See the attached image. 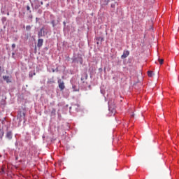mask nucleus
I'll return each instance as SVG.
<instances>
[{"mask_svg": "<svg viewBox=\"0 0 179 179\" xmlns=\"http://www.w3.org/2000/svg\"><path fill=\"white\" fill-rule=\"evenodd\" d=\"M26 117V111L24 110H20L17 113V119L19 120L20 122H22V121H24L25 122L26 120H24V118Z\"/></svg>", "mask_w": 179, "mask_h": 179, "instance_id": "obj_1", "label": "nucleus"}, {"mask_svg": "<svg viewBox=\"0 0 179 179\" xmlns=\"http://www.w3.org/2000/svg\"><path fill=\"white\" fill-rule=\"evenodd\" d=\"M45 36V31H44V27H42L38 31V38H41V37H44Z\"/></svg>", "mask_w": 179, "mask_h": 179, "instance_id": "obj_2", "label": "nucleus"}, {"mask_svg": "<svg viewBox=\"0 0 179 179\" xmlns=\"http://www.w3.org/2000/svg\"><path fill=\"white\" fill-rule=\"evenodd\" d=\"M57 83H59V88L60 90H64V89H65V84L64 83V81L59 80Z\"/></svg>", "mask_w": 179, "mask_h": 179, "instance_id": "obj_3", "label": "nucleus"}, {"mask_svg": "<svg viewBox=\"0 0 179 179\" xmlns=\"http://www.w3.org/2000/svg\"><path fill=\"white\" fill-rule=\"evenodd\" d=\"M128 55H129V51H128V50H124V51L123 52V55L121 56V58H122V59H124L127 58V57H128Z\"/></svg>", "mask_w": 179, "mask_h": 179, "instance_id": "obj_4", "label": "nucleus"}, {"mask_svg": "<svg viewBox=\"0 0 179 179\" xmlns=\"http://www.w3.org/2000/svg\"><path fill=\"white\" fill-rule=\"evenodd\" d=\"M43 43H44V40L39 38L38 40L37 47H38V48L43 47Z\"/></svg>", "mask_w": 179, "mask_h": 179, "instance_id": "obj_5", "label": "nucleus"}, {"mask_svg": "<svg viewBox=\"0 0 179 179\" xmlns=\"http://www.w3.org/2000/svg\"><path fill=\"white\" fill-rule=\"evenodd\" d=\"M3 80H6V82L7 83H10V82H12V81L10 80V78H9V76H3Z\"/></svg>", "mask_w": 179, "mask_h": 179, "instance_id": "obj_6", "label": "nucleus"}, {"mask_svg": "<svg viewBox=\"0 0 179 179\" xmlns=\"http://www.w3.org/2000/svg\"><path fill=\"white\" fill-rule=\"evenodd\" d=\"M6 138H7V139H12V131H8L6 135Z\"/></svg>", "mask_w": 179, "mask_h": 179, "instance_id": "obj_7", "label": "nucleus"}, {"mask_svg": "<svg viewBox=\"0 0 179 179\" xmlns=\"http://www.w3.org/2000/svg\"><path fill=\"white\" fill-rule=\"evenodd\" d=\"M58 23H59V21H57V23H55V20H52V22H51V24H52V27H56L57 24H58Z\"/></svg>", "mask_w": 179, "mask_h": 179, "instance_id": "obj_8", "label": "nucleus"}, {"mask_svg": "<svg viewBox=\"0 0 179 179\" xmlns=\"http://www.w3.org/2000/svg\"><path fill=\"white\" fill-rule=\"evenodd\" d=\"M3 129H0V139H2V138L3 137Z\"/></svg>", "mask_w": 179, "mask_h": 179, "instance_id": "obj_9", "label": "nucleus"}, {"mask_svg": "<svg viewBox=\"0 0 179 179\" xmlns=\"http://www.w3.org/2000/svg\"><path fill=\"white\" fill-rule=\"evenodd\" d=\"M148 76H149V78H152V76H153V71H148Z\"/></svg>", "mask_w": 179, "mask_h": 179, "instance_id": "obj_10", "label": "nucleus"}, {"mask_svg": "<svg viewBox=\"0 0 179 179\" xmlns=\"http://www.w3.org/2000/svg\"><path fill=\"white\" fill-rule=\"evenodd\" d=\"M158 62H159L160 65H163V64L164 62V59H158Z\"/></svg>", "mask_w": 179, "mask_h": 179, "instance_id": "obj_11", "label": "nucleus"}, {"mask_svg": "<svg viewBox=\"0 0 179 179\" xmlns=\"http://www.w3.org/2000/svg\"><path fill=\"white\" fill-rule=\"evenodd\" d=\"M26 30H27V31L31 30V26L27 25V26L26 27Z\"/></svg>", "mask_w": 179, "mask_h": 179, "instance_id": "obj_12", "label": "nucleus"}, {"mask_svg": "<svg viewBox=\"0 0 179 179\" xmlns=\"http://www.w3.org/2000/svg\"><path fill=\"white\" fill-rule=\"evenodd\" d=\"M73 92H79V89H76V85H73Z\"/></svg>", "mask_w": 179, "mask_h": 179, "instance_id": "obj_13", "label": "nucleus"}, {"mask_svg": "<svg viewBox=\"0 0 179 179\" xmlns=\"http://www.w3.org/2000/svg\"><path fill=\"white\" fill-rule=\"evenodd\" d=\"M27 10H29V13H31V10H30V6H27Z\"/></svg>", "mask_w": 179, "mask_h": 179, "instance_id": "obj_14", "label": "nucleus"}, {"mask_svg": "<svg viewBox=\"0 0 179 179\" xmlns=\"http://www.w3.org/2000/svg\"><path fill=\"white\" fill-rule=\"evenodd\" d=\"M110 1H114V0H105V2H106V5H108V3L110 2Z\"/></svg>", "mask_w": 179, "mask_h": 179, "instance_id": "obj_15", "label": "nucleus"}, {"mask_svg": "<svg viewBox=\"0 0 179 179\" xmlns=\"http://www.w3.org/2000/svg\"><path fill=\"white\" fill-rule=\"evenodd\" d=\"M96 40H98V41H103V38H101V37H99V38H96Z\"/></svg>", "mask_w": 179, "mask_h": 179, "instance_id": "obj_16", "label": "nucleus"}, {"mask_svg": "<svg viewBox=\"0 0 179 179\" xmlns=\"http://www.w3.org/2000/svg\"><path fill=\"white\" fill-rule=\"evenodd\" d=\"M55 113H56V110H55V109H52V114H55Z\"/></svg>", "mask_w": 179, "mask_h": 179, "instance_id": "obj_17", "label": "nucleus"}, {"mask_svg": "<svg viewBox=\"0 0 179 179\" xmlns=\"http://www.w3.org/2000/svg\"><path fill=\"white\" fill-rule=\"evenodd\" d=\"M16 48V44L13 43V44L12 45V48Z\"/></svg>", "mask_w": 179, "mask_h": 179, "instance_id": "obj_18", "label": "nucleus"}, {"mask_svg": "<svg viewBox=\"0 0 179 179\" xmlns=\"http://www.w3.org/2000/svg\"><path fill=\"white\" fill-rule=\"evenodd\" d=\"M1 173H5V170L3 169V168H1Z\"/></svg>", "mask_w": 179, "mask_h": 179, "instance_id": "obj_19", "label": "nucleus"}, {"mask_svg": "<svg viewBox=\"0 0 179 179\" xmlns=\"http://www.w3.org/2000/svg\"><path fill=\"white\" fill-rule=\"evenodd\" d=\"M29 76H30L31 78H33L34 76H33V74H32L31 73H29Z\"/></svg>", "mask_w": 179, "mask_h": 179, "instance_id": "obj_20", "label": "nucleus"}, {"mask_svg": "<svg viewBox=\"0 0 179 179\" xmlns=\"http://www.w3.org/2000/svg\"><path fill=\"white\" fill-rule=\"evenodd\" d=\"M111 8H115V5L111 4Z\"/></svg>", "mask_w": 179, "mask_h": 179, "instance_id": "obj_21", "label": "nucleus"}, {"mask_svg": "<svg viewBox=\"0 0 179 179\" xmlns=\"http://www.w3.org/2000/svg\"><path fill=\"white\" fill-rule=\"evenodd\" d=\"M64 25L66 26V22H64Z\"/></svg>", "mask_w": 179, "mask_h": 179, "instance_id": "obj_22", "label": "nucleus"}, {"mask_svg": "<svg viewBox=\"0 0 179 179\" xmlns=\"http://www.w3.org/2000/svg\"><path fill=\"white\" fill-rule=\"evenodd\" d=\"M85 79H87V74H86L85 76Z\"/></svg>", "mask_w": 179, "mask_h": 179, "instance_id": "obj_23", "label": "nucleus"}, {"mask_svg": "<svg viewBox=\"0 0 179 179\" xmlns=\"http://www.w3.org/2000/svg\"><path fill=\"white\" fill-rule=\"evenodd\" d=\"M85 80V78H83V77H82L81 78V80Z\"/></svg>", "mask_w": 179, "mask_h": 179, "instance_id": "obj_24", "label": "nucleus"}, {"mask_svg": "<svg viewBox=\"0 0 179 179\" xmlns=\"http://www.w3.org/2000/svg\"><path fill=\"white\" fill-rule=\"evenodd\" d=\"M32 75H33V76H36V73L34 72Z\"/></svg>", "mask_w": 179, "mask_h": 179, "instance_id": "obj_25", "label": "nucleus"}, {"mask_svg": "<svg viewBox=\"0 0 179 179\" xmlns=\"http://www.w3.org/2000/svg\"><path fill=\"white\" fill-rule=\"evenodd\" d=\"M2 68L0 66V71H1Z\"/></svg>", "mask_w": 179, "mask_h": 179, "instance_id": "obj_26", "label": "nucleus"}, {"mask_svg": "<svg viewBox=\"0 0 179 179\" xmlns=\"http://www.w3.org/2000/svg\"><path fill=\"white\" fill-rule=\"evenodd\" d=\"M41 5H43V2H41Z\"/></svg>", "mask_w": 179, "mask_h": 179, "instance_id": "obj_27", "label": "nucleus"}, {"mask_svg": "<svg viewBox=\"0 0 179 179\" xmlns=\"http://www.w3.org/2000/svg\"><path fill=\"white\" fill-rule=\"evenodd\" d=\"M131 117H134V115H132Z\"/></svg>", "mask_w": 179, "mask_h": 179, "instance_id": "obj_28", "label": "nucleus"}]
</instances>
